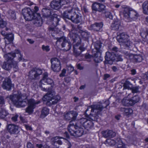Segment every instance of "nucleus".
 I'll return each mask as SVG.
<instances>
[{
    "label": "nucleus",
    "mask_w": 148,
    "mask_h": 148,
    "mask_svg": "<svg viewBox=\"0 0 148 148\" xmlns=\"http://www.w3.org/2000/svg\"><path fill=\"white\" fill-rule=\"evenodd\" d=\"M64 7L67 9L62 15L63 18L70 20L72 22L76 24L82 21V17L79 12V9L76 4L75 0H71V2Z\"/></svg>",
    "instance_id": "f257e3e1"
},
{
    "label": "nucleus",
    "mask_w": 148,
    "mask_h": 148,
    "mask_svg": "<svg viewBox=\"0 0 148 148\" xmlns=\"http://www.w3.org/2000/svg\"><path fill=\"white\" fill-rule=\"evenodd\" d=\"M6 60L4 62L2 65L3 69L6 70H10L13 68L14 71H17L18 70L17 63L20 61H25L22 56H4Z\"/></svg>",
    "instance_id": "f03ea898"
},
{
    "label": "nucleus",
    "mask_w": 148,
    "mask_h": 148,
    "mask_svg": "<svg viewBox=\"0 0 148 148\" xmlns=\"http://www.w3.org/2000/svg\"><path fill=\"white\" fill-rule=\"evenodd\" d=\"M109 104L108 100H106L104 103L103 104L99 103L95 105H92L88 107L85 111V114L86 115H88L92 121H95V119L93 118L95 116H92L94 115L92 113L95 112V115L100 114V112L103 109L106 108Z\"/></svg>",
    "instance_id": "7ed1b4c3"
},
{
    "label": "nucleus",
    "mask_w": 148,
    "mask_h": 148,
    "mask_svg": "<svg viewBox=\"0 0 148 148\" xmlns=\"http://www.w3.org/2000/svg\"><path fill=\"white\" fill-rule=\"evenodd\" d=\"M71 26L72 29L68 36L74 42H77L76 46L74 45L73 46V51L76 56H79L81 54L82 52L85 50V48L81 46L79 47V48H76V47H77L80 44L78 41L80 40V39L79 36L77 34V28L73 25H71Z\"/></svg>",
    "instance_id": "20e7f679"
},
{
    "label": "nucleus",
    "mask_w": 148,
    "mask_h": 148,
    "mask_svg": "<svg viewBox=\"0 0 148 148\" xmlns=\"http://www.w3.org/2000/svg\"><path fill=\"white\" fill-rule=\"evenodd\" d=\"M38 10V7L36 5L32 10L29 8H25L22 10V14L25 20L30 21L36 16Z\"/></svg>",
    "instance_id": "39448f33"
},
{
    "label": "nucleus",
    "mask_w": 148,
    "mask_h": 148,
    "mask_svg": "<svg viewBox=\"0 0 148 148\" xmlns=\"http://www.w3.org/2000/svg\"><path fill=\"white\" fill-rule=\"evenodd\" d=\"M54 92L53 91L48 92L44 96L43 100L49 102L51 104H56L60 100V97L58 95L54 96Z\"/></svg>",
    "instance_id": "423d86ee"
},
{
    "label": "nucleus",
    "mask_w": 148,
    "mask_h": 148,
    "mask_svg": "<svg viewBox=\"0 0 148 148\" xmlns=\"http://www.w3.org/2000/svg\"><path fill=\"white\" fill-rule=\"evenodd\" d=\"M74 123L72 122H70L68 126V130L70 134L76 137L81 136L83 133V130L82 128H75Z\"/></svg>",
    "instance_id": "0eeeda50"
},
{
    "label": "nucleus",
    "mask_w": 148,
    "mask_h": 148,
    "mask_svg": "<svg viewBox=\"0 0 148 148\" xmlns=\"http://www.w3.org/2000/svg\"><path fill=\"white\" fill-rule=\"evenodd\" d=\"M123 14L125 18L128 22L136 20L138 16V14L135 11L128 9H125Z\"/></svg>",
    "instance_id": "6e6552de"
},
{
    "label": "nucleus",
    "mask_w": 148,
    "mask_h": 148,
    "mask_svg": "<svg viewBox=\"0 0 148 148\" xmlns=\"http://www.w3.org/2000/svg\"><path fill=\"white\" fill-rule=\"evenodd\" d=\"M57 40L56 42H62L61 45L62 47H65L64 49L66 51L70 50L72 44L67 38L65 36H62L60 38H56Z\"/></svg>",
    "instance_id": "1a4fd4ad"
},
{
    "label": "nucleus",
    "mask_w": 148,
    "mask_h": 148,
    "mask_svg": "<svg viewBox=\"0 0 148 148\" xmlns=\"http://www.w3.org/2000/svg\"><path fill=\"white\" fill-rule=\"evenodd\" d=\"M51 68L53 71L55 72H58L61 70V66L60 60L56 58L51 59Z\"/></svg>",
    "instance_id": "9d476101"
},
{
    "label": "nucleus",
    "mask_w": 148,
    "mask_h": 148,
    "mask_svg": "<svg viewBox=\"0 0 148 148\" xmlns=\"http://www.w3.org/2000/svg\"><path fill=\"white\" fill-rule=\"evenodd\" d=\"M42 73V71L40 69L36 68H33L29 72V77L31 80L38 78Z\"/></svg>",
    "instance_id": "9b49d317"
},
{
    "label": "nucleus",
    "mask_w": 148,
    "mask_h": 148,
    "mask_svg": "<svg viewBox=\"0 0 148 148\" xmlns=\"http://www.w3.org/2000/svg\"><path fill=\"white\" fill-rule=\"evenodd\" d=\"M29 106L26 110V112L29 114H31L33 111V110L35 108V106L40 103V101H36L33 99H29L28 101Z\"/></svg>",
    "instance_id": "f8f14e48"
},
{
    "label": "nucleus",
    "mask_w": 148,
    "mask_h": 148,
    "mask_svg": "<svg viewBox=\"0 0 148 148\" xmlns=\"http://www.w3.org/2000/svg\"><path fill=\"white\" fill-rule=\"evenodd\" d=\"M77 114L76 112L71 111L67 112L64 115V118L67 120H71V121H73L76 119Z\"/></svg>",
    "instance_id": "ddd939ff"
},
{
    "label": "nucleus",
    "mask_w": 148,
    "mask_h": 148,
    "mask_svg": "<svg viewBox=\"0 0 148 148\" xmlns=\"http://www.w3.org/2000/svg\"><path fill=\"white\" fill-rule=\"evenodd\" d=\"M129 36L125 32L119 33L116 37L117 41L120 43V45H122L126 41L129 39Z\"/></svg>",
    "instance_id": "4468645a"
},
{
    "label": "nucleus",
    "mask_w": 148,
    "mask_h": 148,
    "mask_svg": "<svg viewBox=\"0 0 148 148\" xmlns=\"http://www.w3.org/2000/svg\"><path fill=\"white\" fill-rule=\"evenodd\" d=\"M102 43L100 41H97L94 44V47L95 49L93 50V52H96V53H93L94 56H98L100 55L101 56L102 55V51L100 49L101 47V45Z\"/></svg>",
    "instance_id": "2eb2a0df"
},
{
    "label": "nucleus",
    "mask_w": 148,
    "mask_h": 148,
    "mask_svg": "<svg viewBox=\"0 0 148 148\" xmlns=\"http://www.w3.org/2000/svg\"><path fill=\"white\" fill-rule=\"evenodd\" d=\"M48 73H44L43 75L42 79L40 81L39 83V86L41 88V90L44 91H47V90H50L49 88H47V87H43L44 86V83L43 82H45V81H46V79H48L47 78L48 77Z\"/></svg>",
    "instance_id": "dca6fc26"
},
{
    "label": "nucleus",
    "mask_w": 148,
    "mask_h": 148,
    "mask_svg": "<svg viewBox=\"0 0 148 148\" xmlns=\"http://www.w3.org/2000/svg\"><path fill=\"white\" fill-rule=\"evenodd\" d=\"M2 86L4 89L8 90H10L11 87V83L10 79L8 78H5L3 82Z\"/></svg>",
    "instance_id": "f3484780"
},
{
    "label": "nucleus",
    "mask_w": 148,
    "mask_h": 148,
    "mask_svg": "<svg viewBox=\"0 0 148 148\" xmlns=\"http://www.w3.org/2000/svg\"><path fill=\"white\" fill-rule=\"evenodd\" d=\"M8 130L11 134H14L18 132V127L13 124H9L8 126Z\"/></svg>",
    "instance_id": "a211bd4d"
},
{
    "label": "nucleus",
    "mask_w": 148,
    "mask_h": 148,
    "mask_svg": "<svg viewBox=\"0 0 148 148\" xmlns=\"http://www.w3.org/2000/svg\"><path fill=\"white\" fill-rule=\"evenodd\" d=\"M9 98L11 100L15 105L18 104L19 101H21V95H10Z\"/></svg>",
    "instance_id": "6ab92c4d"
},
{
    "label": "nucleus",
    "mask_w": 148,
    "mask_h": 148,
    "mask_svg": "<svg viewBox=\"0 0 148 148\" xmlns=\"http://www.w3.org/2000/svg\"><path fill=\"white\" fill-rule=\"evenodd\" d=\"M50 18H51V24H52L53 26L55 27H56L58 25V22L60 21V19L58 17V16L57 14H53Z\"/></svg>",
    "instance_id": "aec40b11"
},
{
    "label": "nucleus",
    "mask_w": 148,
    "mask_h": 148,
    "mask_svg": "<svg viewBox=\"0 0 148 148\" xmlns=\"http://www.w3.org/2000/svg\"><path fill=\"white\" fill-rule=\"evenodd\" d=\"M102 133L104 137L106 138H112L116 135V133L112 130H106L102 131Z\"/></svg>",
    "instance_id": "412c9836"
},
{
    "label": "nucleus",
    "mask_w": 148,
    "mask_h": 148,
    "mask_svg": "<svg viewBox=\"0 0 148 148\" xmlns=\"http://www.w3.org/2000/svg\"><path fill=\"white\" fill-rule=\"evenodd\" d=\"M85 121H86L85 118H82L77 120L76 121H73L72 122L74 123V126L77 130V128H82V126H83L84 122Z\"/></svg>",
    "instance_id": "4be33fe9"
},
{
    "label": "nucleus",
    "mask_w": 148,
    "mask_h": 148,
    "mask_svg": "<svg viewBox=\"0 0 148 148\" xmlns=\"http://www.w3.org/2000/svg\"><path fill=\"white\" fill-rule=\"evenodd\" d=\"M79 57H84L82 60L87 61L88 62H90L91 61V58L92 57L95 62L96 63H99L101 60L99 59L101 56H79Z\"/></svg>",
    "instance_id": "5701e85b"
},
{
    "label": "nucleus",
    "mask_w": 148,
    "mask_h": 148,
    "mask_svg": "<svg viewBox=\"0 0 148 148\" xmlns=\"http://www.w3.org/2000/svg\"><path fill=\"white\" fill-rule=\"evenodd\" d=\"M60 0H53L50 3L51 7L52 9L56 10L59 9L61 7V4L60 3Z\"/></svg>",
    "instance_id": "b1692460"
},
{
    "label": "nucleus",
    "mask_w": 148,
    "mask_h": 148,
    "mask_svg": "<svg viewBox=\"0 0 148 148\" xmlns=\"http://www.w3.org/2000/svg\"><path fill=\"white\" fill-rule=\"evenodd\" d=\"M103 26V24L101 23H96L91 25L90 27V28L91 30L98 31L101 29Z\"/></svg>",
    "instance_id": "393cba45"
},
{
    "label": "nucleus",
    "mask_w": 148,
    "mask_h": 148,
    "mask_svg": "<svg viewBox=\"0 0 148 148\" xmlns=\"http://www.w3.org/2000/svg\"><path fill=\"white\" fill-rule=\"evenodd\" d=\"M44 83V86L43 87H47V88H49L50 90L47 89V91H48L49 92L51 91V90L52 87V85H53V82L52 80L50 78H48L46 79V81H45Z\"/></svg>",
    "instance_id": "a878e982"
},
{
    "label": "nucleus",
    "mask_w": 148,
    "mask_h": 148,
    "mask_svg": "<svg viewBox=\"0 0 148 148\" xmlns=\"http://www.w3.org/2000/svg\"><path fill=\"white\" fill-rule=\"evenodd\" d=\"M42 14L43 16L46 18H50L52 16V14H54L53 12H52L51 10L46 8H44L42 9Z\"/></svg>",
    "instance_id": "bb28decb"
},
{
    "label": "nucleus",
    "mask_w": 148,
    "mask_h": 148,
    "mask_svg": "<svg viewBox=\"0 0 148 148\" xmlns=\"http://www.w3.org/2000/svg\"><path fill=\"white\" fill-rule=\"evenodd\" d=\"M133 45L134 44L132 42L130 41L129 39L126 42L122 43V45H121V47L122 48L128 49L131 48Z\"/></svg>",
    "instance_id": "cd10ccee"
},
{
    "label": "nucleus",
    "mask_w": 148,
    "mask_h": 148,
    "mask_svg": "<svg viewBox=\"0 0 148 148\" xmlns=\"http://www.w3.org/2000/svg\"><path fill=\"white\" fill-rule=\"evenodd\" d=\"M119 110L123 112L124 115L126 116H128L131 114L133 112L132 110L130 108H124L121 107L119 108Z\"/></svg>",
    "instance_id": "c85d7f7f"
},
{
    "label": "nucleus",
    "mask_w": 148,
    "mask_h": 148,
    "mask_svg": "<svg viewBox=\"0 0 148 148\" xmlns=\"http://www.w3.org/2000/svg\"><path fill=\"white\" fill-rule=\"evenodd\" d=\"M35 19L34 22V24L37 27H40L41 26L42 24V19L40 16V14L38 13L37 15L34 18Z\"/></svg>",
    "instance_id": "c756f323"
},
{
    "label": "nucleus",
    "mask_w": 148,
    "mask_h": 148,
    "mask_svg": "<svg viewBox=\"0 0 148 148\" xmlns=\"http://www.w3.org/2000/svg\"><path fill=\"white\" fill-rule=\"evenodd\" d=\"M85 120L86 121L84 122L83 126L85 129L88 130L93 127V123L91 120H88L86 119Z\"/></svg>",
    "instance_id": "7c9ffc66"
},
{
    "label": "nucleus",
    "mask_w": 148,
    "mask_h": 148,
    "mask_svg": "<svg viewBox=\"0 0 148 148\" xmlns=\"http://www.w3.org/2000/svg\"><path fill=\"white\" fill-rule=\"evenodd\" d=\"M14 38V35L12 33L8 34L5 37H4V39H6L8 40L6 41L5 40V42L6 44H8L12 43L13 42Z\"/></svg>",
    "instance_id": "2f4dec72"
},
{
    "label": "nucleus",
    "mask_w": 148,
    "mask_h": 148,
    "mask_svg": "<svg viewBox=\"0 0 148 148\" xmlns=\"http://www.w3.org/2000/svg\"><path fill=\"white\" fill-rule=\"evenodd\" d=\"M120 27V22L119 21H114L111 25L112 29L114 30H118Z\"/></svg>",
    "instance_id": "473e14b6"
},
{
    "label": "nucleus",
    "mask_w": 148,
    "mask_h": 148,
    "mask_svg": "<svg viewBox=\"0 0 148 148\" xmlns=\"http://www.w3.org/2000/svg\"><path fill=\"white\" fill-rule=\"evenodd\" d=\"M105 63L106 64H112L113 61H114V56H105Z\"/></svg>",
    "instance_id": "72a5a7b5"
},
{
    "label": "nucleus",
    "mask_w": 148,
    "mask_h": 148,
    "mask_svg": "<svg viewBox=\"0 0 148 148\" xmlns=\"http://www.w3.org/2000/svg\"><path fill=\"white\" fill-rule=\"evenodd\" d=\"M49 113V110L46 107L43 108L41 111L40 117L42 118H44Z\"/></svg>",
    "instance_id": "f704fd0d"
},
{
    "label": "nucleus",
    "mask_w": 148,
    "mask_h": 148,
    "mask_svg": "<svg viewBox=\"0 0 148 148\" xmlns=\"http://www.w3.org/2000/svg\"><path fill=\"white\" fill-rule=\"evenodd\" d=\"M142 8L143 13L148 14V1H145L142 5Z\"/></svg>",
    "instance_id": "c9c22d12"
},
{
    "label": "nucleus",
    "mask_w": 148,
    "mask_h": 148,
    "mask_svg": "<svg viewBox=\"0 0 148 148\" xmlns=\"http://www.w3.org/2000/svg\"><path fill=\"white\" fill-rule=\"evenodd\" d=\"M140 98L138 95H135V96L132 97L131 99H130L131 102V106H132L134 105L135 103L138 102L140 100Z\"/></svg>",
    "instance_id": "e433bc0d"
},
{
    "label": "nucleus",
    "mask_w": 148,
    "mask_h": 148,
    "mask_svg": "<svg viewBox=\"0 0 148 148\" xmlns=\"http://www.w3.org/2000/svg\"><path fill=\"white\" fill-rule=\"evenodd\" d=\"M8 114V113L4 108H0V118H4Z\"/></svg>",
    "instance_id": "4c0bfd02"
},
{
    "label": "nucleus",
    "mask_w": 148,
    "mask_h": 148,
    "mask_svg": "<svg viewBox=\"0 0 148 148\" xmlns=\"http://www.w3.org/2000/svg\"><path fill=\"white\" fill-rule=\"evenodd\" d=\"M123 86L124 89H130L131 88L132 86L129 81L127 80L124 83Z\"/></svg>",
    "instance_id": "58836bf2"
},
{
    "label": "nucleus",
    "mask_w": 148,
    "mask_h": 148,
    "mask_svg": "<svg viewBox=\"0 0 148 148\" xmlns=\"http://www.w3.org/2000/svg\"><path fill=\"white\" fill-rule=\"evenodd\" d=\"M8 16L10 18L14 20L16 18V14L15 12L12 10H9L8 12Z\"/></svg>",
    "instance_id": "ea45409f"
},
{
    "label": "nucleus",
    "mask_w": 148,
    "mask_h": 148,
    "mask_svg": "<svg viewBox=\"0 0 148 148\" xmlns=\"http://www.w3.org/2000/svg\"><path fill=\"white\" fill-rule=\"evenodd\" d=\"M18 103V104H16V106L18 107H23L25 106L27 104V102L23 100L22 98L21 101H19Z\"/></svg>",
    "instance_id": "a19ab883"
},
{
    "label": "nucleus",
    "mask_w": 148,
    "mask_h": 148,
    "mask_svg": "<svg viewBox=\"0 0 148 148\" xmlns=\"http://www.w3.org/2000/svg\"><path fill=\"white\" fill-rule=\"evenodd\" d=\"M100 3L96 2H94L92 5V8L93 10L98 11Z\"/></svg>",
    "instance_id": "79ce46f5"
},
{
    "label": "nucleus",
    "mask_w": 148,
    "mask_h": 148,
    "mask_svg": "<svg viewBox=\"0 0 148 148\" xmlns=\"http://www.w3.org/2000/svg\"><path fill=\"white\" fill-rule=\"evenodd\" d=\"M7 23L6 21H4L1 18V14L0 13V27L1 28H4L6 27Z\"/></svg>",
    "instance_id": "37998d69"
},
{
    "label": "nucleus",
    "mask_w": 148,
    "mask_h": 148,
    "mask_svg": "<svg viewBox=\"0 0 148 148\" xmlns=\"http://www.w3.org/2000/svg\"><path fill=\"white\" fill-rule=\"evenodd\" d=\"M106 9V6L103 4L99 3V9L98 11L101 12L103 11H105Z\"/></svg>",
    "instance_id": "c03bdc74"
},
{
    "label": "nucleus",
    "mask_w": 148,
    "mask_h": 148,
    "mask_svg": "<svg viewBox=\"0 0 148 148\" xmlns=\"http://www.w3.org/2000/svg\"><path fill=\"white\" fill-rule=\"evenodd\" d=\"M106 18H109L110 19H112L113 18V16L110 12L108 11L104 12Z\"/></svg>",
    "instance_id": "a18cd8bd"
},
{
    "label": "nucleus",
    "mask_w": 148,
    "mask_h": 148,
    "mask_svg": "<svg viewBox=\"0 0 148 148\" xmlns=\"http://www.w3.org/2000/svg\"><path fill=\"white\" fill-rule=\"evenodd\" d=\"M130 99L129 100L126 99H123L122 101V102L123 105L125 106H128L129 105L131 106Z\"/></svg>",
    "instance_id": "49530a36"
},
{
    "label": "nucleus",
    "mask_w": 148,
    "mask_h": 148,
    "mask_svg": "<svg viewBox=\"0 0 148 148\" xmlns=\"http://www.w3.org/2000/svg\"><path fill=\"white\" fill-rule=\"evenodd\" d=\"M134 61L136 62H140L142 60V56H133Z\"/></svg>",
    "instance_id": "de8ad7c7"
},
{
    "label": "nucleus",
    "mask_w": 148,
    "mask_h": 148,
    "mask_svg": "<svg viewBox=\"0 0 148 148\" xmlns=\"http://www.w3.org/2000/svg\"><path fill=\"white\" fill-rule=\"evenodd\" d=\"M139 86L134 87L132 88V92L133 93H139Z\"/></svg>",
    "instance_id": "09e8293b"
},
{
    "label": "nucleus",
    "mask_w": 148,
    "mask_h": 148,
    "mask_svg": "<svg viewBox=\"0 0 148 148\" xmlns=\"http://www.w3.org/2000/svg\"><path fill=\"white\" fill-rule=\"evenodd\" d=\"M112 53H114V56H116V54H115V53H117L119 51V49L116 47H113L112 49Z\"/></svg>",
    "instance_id": "8fccbe9b"
},
{
    "label": "nucleus",
    "mask_w": 148,
    "mask_h": 148,
    "mask_svg": "<svg viewBox=\"0 0 148 148\" xmlns=\"http://www.w3.org/2000/svg\"><path fill=\"white\" fill-rule=\"evenodd\" d=\"M42 48L43 51L47 52L49 51L50 50L49 47V46H45L44 45H43L42 46Z\"/></svg>",
    "instance_id": "3c124183"
},
{
    "label": "nucleus",
    "mask_w": 148,
    "mask_h": 148,
    "mask_svg": "<svg viewBox=\"0 0 148 148\" xmlns=\"http://www.w3.org/2000/svg\"><path fill=\"white\" fill-rule=\"evenodd\" d=\"M16 54L19 55L20 56L21 55V52L18 50H15L14 52H12L11 56H15Z\"/></svg>",
    "instance_id": "603ef678"
},
{
    "label": "nucleus",
    "mask_w": 148,
    "mask_h": 148,
    "mask_svg": "<svg viewBox=\"0 0 148 148\" xmlns=\"http://www.w3.org/2000/svg\"><path fill=\"white\" fill-rule=\"evenodd\" d=\"M114 61H122L123 59L121 58V56H114Z\"/></svg>",
    "instance_id": "864d4df0"
},
{
    "label": "nucleus",
    "mask_w": 148,
    "mask_h": 148,
    "mask_svg": "<svg viewBox=\"0 0 148 148\" xmlns=\"http://www.w3.org/2000/svg\"><path fill=\"white\" fill-rule=\"evenodd\" d=\"M67 69L68 71H69V72H71L73 71L74 70V67L71 65H70L67 66Z\"/></svg>",
    "instance_id": "5fc2aeb1"
},
{
    "label": "nucleus",
    "mask_w": 148,
    "mask_h": 148,
    "mask_svg": "<svg viewBox=\"0 0 148 148\" xmlns=\"http://www.w3.org/2000/svg\"><path fill=\"white\" fill-rule=\"evenodd\" d=\"M81 35L84 38H87L88 37V34L85 32H82L81 33Z\"/></svg>",
    "instance_id": "6e6d98bb"
},
{
    "label": "nucleus",
    "mask_w": 148,
    "mask_h": 148,
    "mask_svg": "<svg viewBox=\"0 0 148 148\" xmlns=\"http://www.w3.org/2000/svg\"><path fill=\"white\" fill-rule=\"evenodd\" d=\"M66 72V69H63L60 75V77L64 76L65 75Z\"/></svg>",
    "instance_id": "4d7b16f0"
},
{
    "label": "nucleus",
    "mask_w": 148,
    "mask_h": 148,
    "mask_svg": "<svg viewBox=\"0 0 148 148\" xmlns=\"http://www.w3.org/2000/svg\"><path fill=\"white\" fill-rule=\"evenodd\" d=\"M109 141L108 142L110 144V145H114L115 144H116V141H115L113 139L108 140Z\"/></svg>",
    "instance_id": "13d9d810"
},
{
    "label": "nucleus",
    "mask_w": 148,
    "mask_h": 148,
    "mask_svg": "<svg viewBox=\"0 0 148 148\" xmlns=\"http://www.w3.org/2000/svg\"><path fill=\"white\" fill-rule=\"evenodd\" d=\"M118 148H126V146L124 143L117 145Z\"/></svg>",
    "instance_id": "bf43d9fd"
},
{
    "label": "nucleus",
    "mask_w": 148,
    "mask_h": 148,
    "mask_svg": "<svg viewBox=\"0 0 148 148\" xmlns=\"http://www.w3.org/2000/svg\"><path fill=\"white\" fill-rule=\"evenodd\" d=\"M56 29L54 27H49V31L51 32L52 34L53 33H53H54V32H55L56 33H57V32L55 30Z\"/></svg>",
    "instance_id": "052dcab7"
},
{
    "label": "nucleus",
    "mask_w": 148,
    "mask_h": 148,
    "mask_svg": "<svg viewBox=\"0 0 148 148\" xmlns=\"http://www.w3.org/2000/svg\"><path fill=\"white\" fill-rule=\"evenodd\" d=\"M5 101L3 97H0V104L3 105L5 104Z\"/></svg>",
    "instance_id": "680f3d73"
},
{
    "label": "nucleus",
    "mask_w": 148,
    "mask_h": 148,
    "mask_svg": "<svg viewBox=\"0 0 148 148\" xmlns=\"http://www.w3.org/2000/svg\"><path fill=\"white\" fill-rule=\"evenodd\" d=\"M18 115L17 114L15 115L12 118V120L14 122H16L17 121Z\"/></svg>",
    "instance_id": "e2e57ef3"
},
{
    "label": "nucleus",
    "mask_w": 148,
    "mask_h": 148,
    "mask_svg": "<svg viewBox=\"0 0 148 148\" xmlns=\"http://www.w3.org/2000/svg\"><path fill=\"white\" fill-rule=\"evenodd\" d=\"M123 143H124L122 142V141L120 138H118L117 140H116V145H119L120 144H121Z\"/></svg>",
    "instance_id": "0e129e2a"
},
{
    "label": "nucleus",
    "mask_w": 148,
    "mask_h": 148,
    "mask_svg": "<svg viewBox=\"0 0 148 148\" xmlns=\"http://www.w3.org/2000/svg\"><path fill=\"white\" fill-rule=\"evenodd\" d=\"M20 118L21 120L23 123H26L27 122V121L26 119L22 116H20Z\"/></svg>",
    "instance_id": "69168bd1"
},
{
    "label": "nucleus",
    "mask_w": 148,
    "mask_h": 148,
    "mask_svg": "<svg viewBox=\"0 0 148 148\" xmlns=\"http://www.w3.org/2000/svg\"><path fill=\"white\" fill-rule=\"evenodd\" d=\"M140 34L141 36H142V37L143 38H145L147 36V31H146V32H141L140 33Z\"/></svg>",
    "instance_id": "338daca9"
},
{
    "label": "nucleus",
    "mask_w": 148,
    "mask_h": 148,
    "mask_svg": "<svg viewBox=\"0 0 148 148\" xmlns=\"http://www.w3.org/2000/svg\"><path fill=\"white\" fill-rule=\"evenodd\" d=\"M27 148H34L33 145L30 143H28L27 145Z\"/></svg>",
    "instance_id": "774afa93"
}]
</instances>
